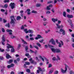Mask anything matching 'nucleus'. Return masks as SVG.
<instances>
[{
  "label": "nucleus",
  "mask_w": 74,
  "mask_h": 74,
  "mask_svg": "<svg viewBox=\"0 0 74 74\" xmlns=\"http://www.w3.org/2000/svg\"><path fill=\"white\" fill-rule=\"evenodd\" d=\"M4 37V35H3L2 37V41L1 42L2 44L3 45H5L4 42L5 41V38Z\"/></svg>",
  "instance_id": "obj_1"
},
{
  "label": "nucleus",
  "mask_w": 74,
  "mask_h": 74,
  "mask_svg": "<svg viewBox=\"0 0 74 74\" xmlns=\"http://www.w3.org/2000/svg\"><path fill=\"white\" fill-rule=\"evenodd\" d=\"M10 7H11L12 9H13L14 8H15V4L14 3H11L10 4Z\"/></svg>",
  "instance_id": "obj_2"
},
{
  "label": "nucleus",
  "mask_w": 74,
  "mask_h": 74,
  "mask_svg": "<svg viewBox=\"0 0 74 74\" xmlns=\"http://www.w3.org/2000/svg\"><path fill=\"white\" fill-rule=\"evenodd\" d=\"M69 23H70V25H71V28L72 29H74V27H73V23H72L71 22H72V21H71V19H69L67 21Z\"/></svg>",
  "instance_id": "obj_3"
},
{
  "label": "nucleus",
  "mask_w": 74,
  "mask_h": 74,
  "mask_svg": "<svg viewBox=\"0 0 74 74\" xmlns=\"http://www.w3.org/2000/svg\"><path fill=\"white\" fill-rule=\"evenodd\" d=\"M49 42H51L52 44H53V45H56V43H55V40L53 39L52 38L49 41Z\"/></svg>",
  "instance_id": "obj_4"
},
{
  "label": "nucleus",
  "mask_w": 74,
  "mask_h": 74,
  "mask_svg": "<svg viewBox=\"0 0 74 74\" xmlns=\"http://www.w3.org/2000/svg\"><path fill=\"white\" fill-rule=\"evenodd\" d=\"M7 45H8L7 46V48H13L14 46L10 45H9V44H8V43H7Z\"/></svg>",
  "instance_id": "obj_5"
},
{
  "label": "nucleus",
  "mask_w": 74,
  "mask_h": 74,
  "mask_svg": "<svg viewBox=\"0 0 74 74\" xmlns=\"http://www.w3.org/2000/svg\"><path fill=\"white\" fill-rule=\"evenodd\" d=\"M10 23H11V24H13L12 25V26L13 27H14V26H15V25H14V24L15 23V22L14 21L13 19H11Z\"/></svg>",
  "instance_id": "obj_6"
},
{
  "label": "nucleus",
  "mask_w": 74,
  "mask_h": 74,
  "mask_svg": "<svg viewBox=\"0 0 74 74\" xmlns=\"http://www.w3.org/2000/svg\"><path fill=\"white\" fill-rule=\"evenodd\" d=\"M55 52L56 53H60L61 50L59 49H56L55 50Z\"/></svg>",
  "instance_id": "obj_7"
},
{
  "label": "nucleus",
  "mask_w": 74,
  "mask_h": 74,
  "mask_svg": "<svg viewBox=\"0 0 74 74\" xmlns=\"http://www.w3.org/2000/svg\"><path fill=\"white\" fill-rule=\"evenodd\" d=\"M56 42L57 44H59L58 46L59 47H62V44L60 42L58 41V40H56Z\"/></svg>",
  "instance_id": "obj_8"
},
{
  "label": "nucleus",
  "mask_w": 74,
  "mask_h": 74,
  "mask_svg": "<svg viewBox=\"0 0 74 74\" xmlns=\"http://www.w3.org/2000/svg\"><path fill=\"white\" fill-rule=\"evenodd\" d=\"M51 19L52 22H54V23H55L56 22H57V21H58V19L57 18L55 19L52 18Z\"/></svg>",
  "instance_id": "obj_9"
},
{
  "label": "nucleus",
  "mask_w": 74,
  "mask_h": 74,
  "mask_svg": "<svg viewBox=\"0 0 74 74\" xmlns=\"http://www.w3.org/2000/svg\"><path fill=\"white\" fill-rule=\"evenodd\" d=\"M65 70L67 71V69H69V66L68 65H67L66 64H65Z\"/></svg>",
  "instance_id": "obj_10"
},
{
  "label": "nucleus",
  "mask_w": 74,
  "mask_h": 74,
  "mask_svg": "<svg viewBox=\"0 0 74 74\" xmlns=\"http://www.w3.org/2000/svg\"><path fill=\"white\" fill-rule=\"evenodd\" d=\"M67 17H68L69 18H73V15H67Z\"/></svg>",
  "instance_id": "obj_11"
},
{
  "label": "nucleus",
  "mask_w": 74,
  "mask_h": 74,
  "mask_svg": "<svg viewBox=\"0 0 74 74\" xmlns=\"http://www.w3.org/2000/svg\"><path fill=\"white\" fill-rule=\"evenodd\" d=\"M6 58L8 59H9V58H11V57L8 54H6Z\"/></svg>",
  "instance_id": "obj_12"
},
{
  "label": "nucleus",
  "mask_w": 74,
  "mask_h": 74,
  "mask_svg": "<svg viewBox=\"0 0 74 74\" xmlns=\"http://www.w3.org/2000/svg\"><path fill=\"white\" fill-rule=\"evenodd\" d=\"M21 19V16H18L17 17V21H20Z\"/></svg>",
  "instance_id": "obj_13"
},
{
  "label": "nucleus",
  "mask_w": 74,
  "mask_h": 74,
  "mask_svg": "<svg viewBox=\"0 0 74 74\" xmlns=\"http://www.w3.org/2000/svg\"><path fill=\"white\" fill-rule=\"evenodd\" d=\"M21 40L22 42L24 44H27V43L26 41H25L23 39H21Z\"/></svg>",
  "instance_id": "obj_14"
},
{
  "label": "nucleus",
  "mask_w": 74,
  "mask_h": 74,
  "mask_svg": "<svg viewBox=\"0 0 74 74\" xmlns=\"http://www.w3.org/2000/svg\"><path fill=\"white\" fill-rule=\"evenodd\" d=\"M61 72H62V73H66V71H67L65 70H64L62 69H61Z\"/></svg>",
  "instance_id": "obj_15"
},
{
  "label": "nucleus",
  "mask_w": 74,
  "mask_h": 74,
  "mask_svg": "<svg viewBox=\"0 0 74 74\" xmlns=\"http://www.w3.org/2000/svg\"><path fill=\"white\" fill-rule=\"evenodd\" d=\"M28 33H33V31L29 29L28 31Z\"/></svg>",
  "instance_id": "obj_16"
},
{
  "label": "nucleus",
  "mask_w": 74,
  "mask_h": 74,
  "mask_svg": "<svg viewBox=\"0 0 74 74\" xmlns=\"http://www.w3.org/2000/svg\"><path fill=\"white\" fill-rule=\"evenodd\" d=\"M12 62H13V60H12V59H11L9 61H8V63L10 64V63H12Z\"/></svg>",
  "instance_id": "obj_17"
},
{
  "label": "nucleus",
  "mask_w": 74,
  "mask_h": 74,
  "mask_svg": "<svg viewBox=\"0 0 74 74\" xmlns=\"http://www.w3.org/2000/svg\"><path fill=\"white\" fill-rule=\"evenodd\" d=\"M6 31L7 32H9V33L12 32V31L11 29H8L6 30Z\"/></svg>",
  "instance_id": "obj_18"
},
{
  "label": "nucleus",
  "mask_w": 74,
  "mask_h": 74,
  "mask_svg": "<svg viewBox=\"0 0 74 74\" xmlns=\"http://www.w3.org/2000/svg\"><path fill=\"white\" fill-rule=\"evenodd\" d=\"M25 49L26 51H27V50H28V49H29V47H28V46H25Z\"/></svg>",
  "instance_id": "obj_19"
},
{
  "label": "nucleus",
  "mask_w": 74,
  "mask_h": 74,
  "mask_svg": "<svg viewBox=\"0 0 74 74\" xmlns=\"http://www.w3.org/2000/svg\"><path fill=\"white\" fill-rule=\"evenodd\" d=\"M36 44L39 47H41V44H40L39 43L37 42L36 43Z\"/></svg>",
  "instance_id": "obj_20"
},
{
  "label": "nucleus",
  "mask_w": 74,
  "mask_h": 74,
  "mask_svg": "<svg viewBox=\"0 0 74 74\" xmlns=\"http://www.w3.org/2000/svg\"><path fill=\"white\" fill-rule=\"evenodd\" d=\"M50 31H51V30L50 29H48L47 31H45V33H46V34H47V33H48V32H49Z\"/></svg>",
  "instance_id": "obj_21"
},
{
  "label": "nucleus",
  "mask_w": 74,
  "mask_h": 74,
  "mask_svg": "<svg viewBox=\"0 0 74 74\" xmlns=\"http://www.w3.org/2000/svg\"><path fill=\"white\" fill-rule=\"evenodd\" d=\"M56 25H57V28H58V29H60V26L58 24H56Z\"/></svg>",
  "instance_id": "obj_22"
},
{
  "label": "nucleus",
  "mask_w": 74,
  "mask_h": 74,
  "mask_svg": "<svg viewBox=\"0 0 74 74\" xmlns=\"http://www.w3.org/2000/svg\"><path fill=\"white\" fill-rule=\"evenodd\" d=\"M5 26H6L7 27H10V23H8V24H6L5 25Z\"/></svg>",
  "instance_id": "obj_23"
},
{
  "label": "nucleus",
  "mask_w": 74,
  "mask_h": 74,
  "mask_svg": "<svg viewBox=\"0 0 74 74\" xmlns=\"http://www.w3.org/2000/svg\"><path fill=\"white\" fill-rule=\"evenodd\" d=\"M3 2L4 3H8L10 2V0H5L3 1Z\"/></svg>",
  "instance_id": "obj_24"
},
{
  "label": "nucleus",
  "mask_w": 74,
  "mask_h": 74,
  "mask_svg": "<svg viewBox=\"0 0 74 74\" xmlns=\"http://www.w3.org/2000/svg\"><path fill=\"white\" fill-rule=\"evenodd\" d=\"M10 19H13L14 20H15V18H14V16H11L10 17Z\"/></svg>",
  "instance_id": "obj_25"
},
{
  "label": "nucleus",
  "mask_w": 74,
  "mask_h": 74,
  "mask_svg": "<svg viewBox=\"0 0 74 74\" xmlns=\"http://www.w3.org/2000/svg\"><path fill=\"white\" fill-rule=\"evenodd\" d=\"M66 12H64L63 13V16H64V17H66Z\"/></svg>",
  "instance_id": "obj_26"
},
{
  "label": "nucleus",
  "mask_w": 74,
  "mask_h": 74,
  "mask_svg": "<svg viewBox=\"0 0 74 74\" xmlns=\"http://www.w3.org/2000/svg\"><path fill=\"white\" fill-rule=\"evenodd\" d=\"M11 38H16V36H14L13 35H12L11 36Z\"/></svg>",
  "instance_id": "obj_27"
},
{
  "label": "nucleus",
  "mask_w": 74,
  "mask_h": 74,
  "mask_svg": "<svg viewBox=\"0 0 74 74\" xmlns=\"http://www.w3.org/2000/svg\"><path fill=\"white\" fill-rule=\"evenodd\" d=\"M32 13H34L35 14H37V12L35 11V10H33L32 12Z\"/></svg>",
  "instance_id": "obj_28"
},
{
  "label": "nucleus",
  "mask_w": 74,
  "mask_h": 74,
  "mask_svg": "<svg viewBox=\"0 0 74 74\" xmlns=\"http://www.w3.org/2000/svg\"><path fill=\"white\" fill-rule=\"evenodd\" d=\"M51 50L53 52H55V50H56V49H55L54 48H51Z\"/></svg>",
  "instance_id": "obj_29"
},
{
  "label": "nucleus",
  "mask_w": 74,
  "mask_h": 74,
  "mask_svg": "<svg viewBox=\"0 0 74 74\" xmlns=\"http://www.w3.org/2000/svg\"><path fill=\"white\" fill-rule=\"evenodd\" d=\"M34 47L37 50H38V47L37 46H34Z\"/></svg>",
  "instance_id": "obj_30"
},
{
  "label": "nucleus",
  "mask_w": 74,
  "mask_h": 74,
  "mask_svg": "<svg viewBox=\"0 0 74 74\" xmlns=\"http://www.w3.org/2000/svg\"><path fill=\"white\" fill-rule=\"evenodd\" d=\"M31 63H33V64H35L36 63V62H34V60H32L31 61Z\"/></svg>",
  "instance_id": "obj_31"
},
{
  "label": "nucleus",
  "mask_w": 74,
  "mask_h": 74,
  "mask_svg": "<svg viewBox=\"0 0 74 74\" xmlns=\"http://www.w3.org/2000/svg\"><path fill=\"white\" fill-rule=\"evenodd\" d=\"M37 37L39 39L42 38V36L40 35H37Z\"/></svg>",
  "instance_id": "obj_32"
},
{
  "label": "nucleus",
  "mask_w": 74,
  "mask_h": 74,
  "mask_svg": "<svg viewBox=\"0 0 74 74\" xmlns=\"http://www.w3.org/2000/svg\"><path fill=\"white\" fill-rule=\"evenodd\" d=\"M26 71H27V72L28 73H30V69H27L26 70Z\"/></svg>",
  "instance_id": "obj_33"
},
{
  "label": "nucleus",
  "mask_w": 74,
  "mask_h": 74,
  "mask_svg": "<svg viewBox=\"0 0 74 74\" xmlns=\"http://www.w3.org/2000/svg\"><path fill=\"white\" fill-rule=\"evenodd\" d=\"M53 69H51V70H50V71H49V74H51V73H52L53 72Z\"/></svg>",
  "instance_id": "obj_34"
},
{
  "label": "nucleus",
  "mask_w": 74,
  "mask_h": 74,
  "mask_svg": "<svg viewBox=\"0 0 74 74\" xmlns=\"http://www.w3.org/2000/svg\"><path fill=\"white\" fill-rule=\"evenodd\" d=\"M15 51V50L14 49L12 48V49H11V52H14Z\"/></svg>",
  "instance_id": "obj_35"
},
{
  "label": "nucleus",
  "mask_w": 74,
  "mask_h": 74,
  "mask_svg": "<svg viewBox=\"0 0 74 74\" xmlns=\"http://www.w3.org/2000/svg\"><path fill=\"white\" fill-rule=\"evenodd\" d=\"M24 31H25V33H28V31H27V29H25L24 30Z\"/></svg>",
  "instance_id": "obj_36"
},
{
  "label": "nucleus",
  "mask_w": 74,
  "mask_h": 74,
  "mask_svg": "<svg viewBox=\"0 0 74 74\" xmlns=\"http://www.w3.org/2000/svg\"><path fill=\"white\" fill-rule=\"evenodd\" d=\"M39 58H40V59H41V60H42V61H44V59L41 56H40Z\"/></svg>",
  "instance_id": "obj_37"
},
{
  "label": "nucleus",
  "mask_w": 74,
  "mask_h": 74,
  "mask_svg": "<svg viewBox=\"0 0 74 74\" xmlns=\"http://www.w3.org/2000/svg\"><path fill=\"white\" fill-rule=\"evenodd\" d=\"M21 45L20 44L18 45V46H17L18 48H21Z\"/></svg>",
  "instance_id": "obj_38"
},
{
  "label": "nucleus",
  "mask_w": 74,
  "mask_h": 74,
  "mask_svg": "<svg viewBox=\"0 0 74 74\" xmlns=\"http://www.w3.org/2000/svg\"><path fill=\"white\" fill-rule=\"evenodd\" d=\"M25 29V27H24V26L23 25H22L21 27V30H23Z\"/></svg>",
  "instance_id": "obj_39"
},
{
  "label": "nucleus",
  "mask_w": 74,
  "mask_h": 74,
  "mask_svg": "<svg viewBox=\"0 0 74 74\" xmlns=\"http://www.w3.org/2000/svg\"><path fill=\"white\" fill-rule=\"evenodd\" d=\"M47 10H50L51 8H49V6L47 7Z\"/></svg>",
  "instance_id": "obj_40"
},
{
  "label": "nucleus",
  "mask_w": 74,
  "mask_h": 74,
  "mask_svg": "<svg viewBox=\"0 0 74 74\" xmlns=\"http://www.w3.org/2000/svg\"><path fill=\"white\" fill-rule=\"evenodd\" d=\"M4 49H1V48H0V52H4Z\"/></svg>",
  "instance_id": "obj_41"
},
{
  "label": "nucleus",
  "mask_w": 74,
  "mask_h": 74,
  "mask_svg": "<svg viewBox=\"0 0 74 74\" xmlns=\"http://www.w3.org/2000/svg\"><path fill=\"white\" fill-rule=\"evenodd\" d=\"M36 6L37 7H40L41 6V4H37L36 5Z\"/></svg>",
  "instance_id": "obj_42"
},
{
  "label": "nucleus",
  "mask_w": 74,
  "mask_h": 74,
  "mask_svg": "<svg viewBox=\"0 0 74 74\" xmlns=\"http://www.w3.org/2000/svg\"><path fill=\"white\" fill-rule=\"evenodd\" d=\"M7 7H8V5L7 4H6L4 6V7H5V8H7Z\"/></svg>",
  "instance_id": "obj_43"
},
{
  "label": "nucleus",
  "mask_w": 74,
  "mask_h": 74,
  "mask_svg": "<svg viewBox=\"0 0 74 74\" xmlns=\"http://www.w3.org/2000/svg\"><path fill=\"white\" fill-rule=\"evenodd\" d=\"M52 60L53 61H55L56 60V57H54L52 58Z\"/></svg>",
  "instance_id": "obj_44"
},
{
  "label": "nucleus",
  "mask_w": 74,
  "mask_h": 74,
  "mask_svg": "<svg viewBox=\"0 0 74 74\" xmlns=\"http://www.w3.org/2000/svg\"><path fill=\"white\" fill-rule=\"evenodd\" d=\"M1 30L2 32H3V33H4V32H5V30H4V29L3 28H2Z\"/></svg>",
  "instance_id": "obj_45"
},
{
  "label": "nucleus",
  "mask_w": 74,
  "mask_h": 74,
  "mask_svg": "<svg viewBox=\"0 0 74 74\" xmlns=\"http://www.w3.org/2000/svg\"><path fill=\"white\" fill-rule=\"evenodd\" d=\"M43 41H44V40L42 39L41 40H39V42H40L42 43V42H43Z\"/></svg>",
  "instance_id": "obj_46"
},
{
  "label": "nucleus",
  "mask_w": 74,
  "mask_h": 74,
  "mask_svg": "<svg viewBox=\"0 0 74 74\" xmlns=\"http://www.w3.org/2000/svg\"><path fill=\"white\" fill-rule=\"evenodd\" d=\"M6 51H7V52H9V51H10V49H9V48H8V49H6Z\"/></svg>",
  "instance_id": "obj_47"
},
{
  "label": "nucleus",
  "mask_w": 74,
  "mask_h": 74,
  "mask_svg": "<svg viewBox=\"0 0 74 74\" xmlns=\"http://www.w3.org/2000/svg\"><path fill=\"white\" fill-rule=\"evenodd\" d=\"M52 67V64H49V68L50 67Z\"/></svg>",
  "instance_id": "obj_48"
},
{
  "label": "nucleus",
  "mask_w": 74,
  "mask_h": 74,
  "mask_svg": "<svg viewBox=\"0 0 74 74\" xmlns=\"http://www.w3.org/2000/svg\"><path fill=\"white\" fill-rule=\"evenodd\" d=\"M60 32H63V31H64V30L61 29L60 30Z\"/></svg>",
  "instance_id": "obj_49"
},
{
  "label": "nucleus",
  "mask_w": 74,
  "mask_h": 74,
  "mask_svg": "<svg viewBox=\"0 0 74 74\" xmlns=\"http://www.w3.org/2000/svg\"><path fill=\"white\" fill-rule=\"evenodd\" d=\"M31 52V53H34V51H33L32 50L30 49L29 50Z\"/></svg>",
  "instance_id": "obj_50"
},
{
  "label": "nucleus",
  "mask_w": 74,
  "mask_h": 74,
  "mask_svg": "<svg viewBox=\"0 0 74 74\" xmlns=\"http://www.w3.org/2000/svg\"><path fill=\"white\" fill-rule=\"evenodd\" d=\"M29 55V53H26L25 54V56H28Z\"/></svg>",
  "instance_id": "obj_51"
},
{
  "label": "nucleus",
  "mask_w": 74,
  "mask_h": 74,
  "mask_svg": "<svg viewBox=\"0 0 74 74\" xmlns=\"http://www.w3.org/2000/svg\"><path fill=\"white\" fill-rule=\"evenodd\" d=\"M11 66V67H14V64H12L11 65H10Z\"/></svg>",
  "instance_id": "obj_52"
},
{
  "label": "nucleus",
  "mask_w": 74,
  "mask_h": 74,
  "mask_svg": "<svg viewBox=\"0 0 74 74\" xmlns=\"http://www.w3.org/2000/svg\"><path fill=\"white\" fill-rule=\"evenodd\" d=\"M16 60L18 62H19L20 61V58H17Z\"/></svg>",
  "instance_id": "obj_53"
},
{
  "label": "nucleus",
  "mask_w": 74,
  "mask_h": 74,
  "mask_svg": "<svg viewBox=\"0 0 74 74\" xmlns=\"http://www.w3.org/2000/svg\"><path fill=\"white\" fill-rule=\"evenodd\" d=\"M30 40H34V38L33 37H31L30 38Z\"/></svg>",
  "instance_id": "obj_54"
},
{
  "label": "nucleus",
  "mask_w": 74,
  "mask_h": 74,
  "mask_svg": "<svg viewBox=\"0 0 74 74\" xmlns=\"http://www.w3.org/2000/svg\"><path fill=\"white\" fill-rule=\"evenodd\" d=\"M70 10H69V9H68L66 10V11L70 13Z\"/></svg>",
  "instance_id": "obj_55"
},
{
  "label": "nucleus",
  "mask_w": 74,
  "mask_h": 74,
  "mask_svg": "<svg viewBox=\"0 0 74 74\" xmlns=\"http://www.w3.org/2000/svg\"><path fill=\"white\" fill-rule=\"evenodd\" d=\"M26 64L27 65H29V64H30V62H26Z\"/></svg>",
  "instance_id": "obj_56"
},
{
  "label": "nucleus",
  "mask_w": 74,
  "mask_h": 74,
  "mask_svg": "<svg viewBox=\"0 0 74 74\" xmlns=\"http://www.w3.org/2000/svg\"><path fill=\"white\" fill-rule=\"evenodd\" d=\"M7 67H8V69H10V68L11 67V65H8V66Z\"/></svg>",
  "instance_id": "obj_57"
},
{
  "label": "nucleus",
  "mask_w": 74,
  "mask_h": 74,
  "mask_svg": "<svg viewBox=\"0 0 74 74\" xmlns=\"http://www.w3.org/2000/svg\"><path fill=\"white\" fill-rule=\"evenodd\" d=\"M62 34L63 35H65V31H64V30L62 32Z\"/></svg>",
  "instance_id": "obj_58"
},
{
  "label": "nucleus",
  "mask_w": 74,
  "mask_h": 74,
  "mask_svg": "<svg viewBox=\"0 0 74 74\" xmlns=\"http://www.w3.org/2000/svg\"><path fill=\"white\" fill-rule=\"evenodd\" d=\"M50 13H51V12L49 11H47L46 12V13L47 14H50Z\"/></svg>",
  "instance_id": "obj_59"
},
{
  "label": "nucleus",
  "mask_w": 74,
  "mask_h": 74,
  "mask_svg": "<svg viewBox=\"0 0 74 74\" xmlns=\"http://www.w3.org/2000/svg\"><path fill=\"white\" fill-rule=\"evenodd\" d=\"M60 42L61 43L62 45H63L64 44H63V41L62 40H60Z\"/></svg>",
  "instance_id": "obj_60"
},
{
  "label": "nucleus",
  "mask_w": 74,
  "mask_h": 74,
  "mask_svg": "<svg viewBox=\"0 0 74 74\" xmlns=\"http://www.w3.org/2000/svg\"><path fill=\"white\" fill-rule=\"evenodd\" d=\"M3 22L4 23H5V22H7V20H6L5 19H3Z\"/></svg>",
  "instance_id": "obj_61"
},
{
  "label": "nucleus",
  "mask_w": 74,
  "mask_h": 74,
  "mask_svg": "<svg viewBox=\"0 0 74 74\" xmlns=\"http://www.w3.org/2000/svg\"><path fill=\"white\" fill-rule=\"evenodd\" d=\"M27 12H30V9H27Z\"/></svg>",
  "instance_id": "obj_62"
},
{
  "label": "nucleus",
  "mask_w": 74,
  "mask_h": 74,
  "mask_svg": "<svg viewBox=\"0 0 74 74\" xmlns=\"http://www.w3.org/2000/svg\"><path fill=\"white\" fill-rule=\"evenodd\" d=\"M46 24H47V23L46 22H44L43 23V25L44 26H46Z\"/></svg>",
  "instance_id": "obj_63"
},
{
  "label": "nucleus",
  "mask_w": 74,
  "mask_h": 74,
  "mask_svg": "<svg viewBox=\"0 0 74 74\" xmlns=\"http://www.w3.org/2000/svg\"><path fill=\"white\" fill-rule=\"evenodd\" d=\"M58 73V71H56V72H55L54 74H57Z\"/></svg>",
  "instance_id": "obj_64"
}]
</instances>
